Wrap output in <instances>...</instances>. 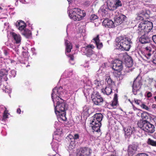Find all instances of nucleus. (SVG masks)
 <instances>
[{
  "label": "nucleus",
  "mask_w": 156,
  "mask_h": 156,
  "mask_svg": "<svg viewBox=\"0 0 156 156\" xmlns=\"http://www.w3.org/2000/svg\"><path fill=\"white\" fill-rule=\"evenodd\" d=\"M153 27L152 22L150 21H143L140 23L136 32L139 35H142L139 39L141 43H146L150 41L151 37L148 36L147 34L152 29Z\"/></svg>",
  "instance_id": "f257e3e1"
},
{
  "label": "nucleus",
  "mask_w": 156,
  "mask_h": 156,
  "mask_svg": "<svg viewBox=\"0 0 156 156\" xmlns=\"http://www.w3.org/2000/svg\"><path fill=\"white\" fill-rule=\"evenodd\" d=\"M116 41L118 42V45H119V49H130L132 44L131 39L126 35L119 36Z\"/></svg>",
  "instance_id": "f03ea898"
},
{
  "label": "nucleus",
  "mask_w": 156,
  "mask_h": 156,
  "mask_svg": "<svg viewBox=\"0 0 156 156\" xmlns=\"http://www.w3.org/2000/svg\"><path fill=\"white\" fill-rule=\"evenodd\" d=\"M86 13L80 9L75 8L71 11V13L69 14V16L71 19L74 21H79L85 16Z\"/></svg>",
  "instance_id": "7ed1b4c3"
},
{
  "label": "nucleus",
  "mask_w": 156,
  "mask_h": 156,
  "mask_svg": "<svg viewBox=\"0 0 156 156\" xmlns=\"http://www.w3.org/2000/svg\"><path fill=\"white\" fill-rule=\"evenodd\" d=\"M57 105L55 108V112L56 115L58 113L65 112L67 109L66 108V103L64 102V100L61 98L57 101Z\"/></svg>",
  "instance_id": "20e7f679"
},
{
  "label": "nucleus",
  "mask_w": 156,
  "mask_h": 156,
  "mask_svg": "<svg viewBox=\"0 0 156 156\" xmlns=\"http://www.w3.org/2000/svg\"><path fill=\"white\" fill-rule=\"evenodd\" d=\"M92 150L87 147H83L76 150V156H90Z\"/></svg>",
  "instance_id": "39448f33"
},
{
  "label": "nucleus",
  "mask_w": 156,
  "mask_h": 156,
  "mask_svg": "<svg viewBox=\"0 0 156 156\" xmlns=\"http://www.w3.org/2000/svg\"><path fill=\"white\" fill-rule=\"evenodd\" d=\"M142 85V78L139 75L134 80L132 86L133 92L134 94H137Z\"/></svg>",
  "instance_id": "423d86ee"
},
{
  "label": "nucleus",
  "mask_w": 156,
  "mask_h": 156,
  "mask_svg": "<svg viewBox=\"0 0 156 156\" xmlns=\"http://www.w3.org/2000/svg\"><path fill=\"white\" fill-rule=\"evenodd\" d=\"M62 89V88L61 87L59 88L55 87L53 89L51 97L54 103L55 100L57 101V100H60V96L61 94Z\"/></svg>",
  "instance_id": "0eeeda50"
},
{
  "label": "nucleus",
  "mask_w": 156,
  "mask_h": 156,
  "mask_svg": "<svg viewBox=\"0 0 156 156\" xmlns=\"http://www.w3.org/2000/svg\"><path fill=\"white\" fill-rule=\"evenodd\" d=\"M94 118H93L91 119L90 123L92 129L94 131L97 132H100V128L101 126V122H98Z\"/></svg>",
  "instance_id": "6e6552de"
},
{
  "label": "nucleus",
  "mask_w": 156,
  "mask_h": 156,
  "mask_svg": "<svg viewBox=\"0 0 156 156\" xmlns=\"http://www.w3.org/2000/svg\"><path fill=\"white\" fill-rule=\"evenodd\" d=\"M93 96V98L92 97V101L94 104L96 105H100L101 103L104 101L103 98L98 92H95Z\"/></svg>",
  "instance_id": "1a4fd4ad"
},
{
  "label": "nucleus",
  "mask_w": 156,
  "mask_h": 156,
  "mask_svg": "<svg viewBox=\"0 0 156 156\" xmlns=\"http://www.w3.org/2000/svg\"><path fill=\"white\" fill-rule=\"evenodd\" d=\"M123 62L118 59H115L113 63L112 69L115 70H122L123 69Z\"/></svg>",
  "instance_id": "9d476101"
},
{
  "label": "nucleus",
  "mask_w": 156,
  "mask_h": 156,
  "mask_svg": "<svg viewBox=\"0 0 156 156\" xmlns=\"http://www.w3.org/2000/svg\"><path fill=\"white\" fill-rule=\"evenodd\" d=\"M114 5H109L108 8L110 10L114 11L117 9L118 7L122 6V3L120 0H115Z\"/></svg>",
  "instance_id": "9b49d317"
},
{
  "label": "nucleus",
  "mask_w": 156,
  "mask_h": 156,
  "mask_svg": "<svg viewBox=\"0 0 156 156\" xmlns=\"http://www.w3.org/2000/svg\"><path fill=\"white\" fill-rule=\"evenodd\" d=\"M91 41L95 44L98 49H101L102 48L103 44L100 39L99 35H97L96 37H94L92 40Z\"/></svg>",
  "instance_id": "f8f14e48"
},
{
  "label": "nucleus",
  "mask_w": 156,
  "mask_h": 156,
  "mask_svg": "<svg viewBox=\"0 0 156 156\" xmlns=\"http://www.w3.org/2000/svg\"><path fill=\"white\" fill-rule=\"evenodd\" d=\"M123 58L126 66L128 68L132 67L133 64V60L132 58L128 55L125 56H123Z\"/></svg>",
  "instance_id": "ddd939ff"
},
{
  "label": "nucleus",
  "mask_w": 156,
  "mask_h": 156,
  "mask_svg": "<svg viewBox=\"0 0 156 156\" xmlns=\"http://www.w3.org/2000/svg\"><path fill=\"white\" fill-rule=\"evenodd\" d=\"M137 150V147L135 144L129 145L127 150L129 155L133 156L136 153Z\"/></svg>",
  "instance_id": "4468645a"
},
{
  "label": "nucleus",
  "mask_w": 156,
  "mask_h": 156,
  "mask_svg": "<svg viewBox=\"0 0 156 156\" xmlns=\"http://www.w3.org/2000/svg\"><path fill=\"white\" fill-rule=\"evenodd\" d=\"M144 130L149 133H152L155 130V127L153 125L148 122Z\"/></svg>",
  "instance_id": "2eb2a0df"
},
{
  "label": "nucleus",
  "mask_w": 156,
  "mask_h": 156,
  "mask_svg": "<svg viewBox=\"0 0 156 156\" xmlns=\"http://www.w3.org/2000/svg\"><path fill=\"white\" fill-rule=\"evenodd\" d=\"M126 16L122 14L119 15L118 16H115V23H117V25L121 24L125 20Z\"/></svg>",
  "instance_id": "dca6fc26"
},
{
  "label": "nucleus",
  "mask_w": 156,
  "mask_h": 156,
  "mask_svg": "<svg viewBox=\"0 0 156 156\" xmlns=\"http://www.w3.org/2000/svg\"><path fill=\"white\" fill-rule=\"evenodd\" d=\"M103 25L106 27L111 28L114 27L113 22L111 20L108 19L105 20L103 22Z\"/></svg>",
  "instance_id": "f3484780"
},
{
  "label": "nucleus",
  "mask_w": 156,
  "mask_h": 156,
  "mask_svg": "<svg viewBox=\"0 0 156 156\" xmlns=\"http://www.w3.org/2000/svg\"><path fill=\"white\" fill-rule=\"evenodd\" d=\"M118 102V95L117 94H115L112 103H108L107 106L109 107V108H113L117 105Z\"/></svg>",
  "instance_id": "a211bd4d"
},
{
  "label": "nucleus",
  "mask_w": 156,
  "mask_h": 156,
  "mask_svg": "<svg viewBox=\"0 0 156 156\" xmlns=\"http://www.w3.org/2000/svg\"><path fill=\"white\" fill-rule=\"evenodd\" d=\"M11 35L16 44H20L21 42V37L19 34H16L14 32H12Z\"/></svg>",
  "instance_id": "6ab92c4d"
},
{
  "label": "nucleus",
  "mask_w": 156,
  "mask_h": 156,
  "mask_svg": "<svg viewBox=\"0 0 156 156\" xmlns=\"http://www.w3.org/2000/svg\"><path fill=\"white\" fill-rule=\"evenodd\" d=\"M8 72L5 69H2L0 71V80L2 81H6L8 80L7 76Z\"/></svg>",
  "instance_id": "aec40b11"
},
{
  "label": "nucleus",
  "mask_w": 156,
  "mask_h": 156,
  "mask_svg": "<svg viewBox=\"0 0 156 156\" xmlns=\"http://www.w3.org/2000/svg\"><path fill=\"white\" fill-rule=\"evenodd\" d=\"M112 87L106 86L105 88L101 89V91L104 94L109 95L111 94L112 92Z\"/></svg>",
  "instance_id": "412c9836"
},
{
  "label": "nucleus",
  "mask_w": 156,
  "mask_h": 156,
  "mask_svg": "<svg viewBox=\"0 0 156 156\" xmlns=\"http://www.w3.org/2000/svg\"><path fill=\"white\" fill-rule=\"evenodd\" d=\"M125 133L127 136H130L132 134H134L135 132V129L134 127L132 128L130 126H128L124 129Z\"/></svg>",
  "instance_id": "4be33fe9"
},
{
  "label": "nucleus",
  "mask_w": 156,
  "mask_h": 156,
  "mask_svg": "<svg viewBox=\"0 0 156 156\" xmlns=\"http://www.w3.org/2000/svg\"><path fill=\"white\" fill-rule=\"evenodd\" d=\"M16 26L19 30L22 31L25 29L26 24L23 21H20V22H17Z\"/></svg>",
  "instance_id": "5701e85b"
},
{
  "label": "nucleus",
  "mask_w": 156,
  "mask_h": 156,
  "mask_svg": "<svg viewBox=\"0 0 156 156\" xmlns=\"http://www.w3.org/2000/svg\"><path fill=\"white\" fill-rule=\"evenodd\" d=\"M148 121L146 120H140L137 123L138 126L143 130H144Z\"/></svg>",
  "instance_id": "b1692460"
},
{
  "label": "nucleus",
  "mask_w": 156,
  "mask_h": 156,
  "mask_svg": "<svg viewBox=\"0 0 156 156\" xmlns=\"http://www.w3.org/2000/svg\"><path fill=\"white\" fill-rule=\"evenodd\" d=\"M105 82L108 86L112 87L115 85V83L112 79L111 78L110 76H107L106 77Z\"/></svg>",
  "instance_id": "393cba45"
},
{
  "label": "nucleus",
  "mask_w": 156,
  "mask_h": 156,
  "mask_svg": "<svg viewBox=\"0 0 156 156\" xmlns=\"http://www.w3.org/2000/svg\"><path fill=\"white\" fill-rule=\"evenodd\" d=\"M150 12L149 10H146L145 11H142L141 12V15L143 16L144 20L148 19L150 18Z\"/></svg>",
  "instance_id": "a878e982"
},
{
  "label": "nucleus",
  "mask_w": 156,
  "mask_h": 156,
  "mask_svg": "<svg viewBox=\"0 0 156 156\" xmlns=\"http://www.w3.org/2000/svg\"><path fill=\"white\" fill-rule=\"evenodd\" d=\"M63 112L62 113H58L57 115L58 116V119L59 121H66L67 120V118L66 117V112Z\"/></svg>",
  "instance_id": "bb28decb"
},
{
  "label": "nucleus",
  "mask_w": 156,
  "mask_h": 156,
  "mask_svg": "<svg viewBox=\"0 0 156 156\" xmlns=\"http://www.w3.org/2000/svg\"><path fill=\"white\" fill-rule=\"evenodd\" d=\"M81 52L83 54L86 55L87 56H90L94 53L92 49H81Z\"/></svg>",
  "instance_id": "cd10ccee"
},
{
  "label": "nucleus",
  "mask_w": 156,
  "mask_h": 156,
  "mask_svg": "<svg viewBox=\"0 0 156 156\" xmlns=\"http://www.w3.org/2000/svg\"><path fill=\"white\" fill-rule=\"evenodd\" d=\"M23 31L22 33V34L24 35L27 38H29L31 37V32L30 30L25 29Z\"/></svg>",
  "instance_id": "c85d7f7f"
},
{
  "label": "nucleus",
  "mask_w": 156,
  "mask_h": 156,
  "mask_svg": "<svg viewBox=\"0 0 156 156\" xmlns=\"http://www.w3.org/2000/svg\"><path fill=\"white\" fill-rule=\"evenodd\" d=\"M70 142V144L69 146V149L72 150L75 148L76 146V141L74 138H70L69 140Z\"/></svg>",
  "instance_id": "c756f323"
},
{
  "label": "nucleus",
  "mask_w": 156,
  "mask_h": 156,
  "mask_svg": "<svg viewBox=\"0 0 156 156\" xmlns=\"http://www.w3.org/2000/svg\"><path fill=\"white\" fill-rule=\"evenodd\" d=\"M92 118H95L96 120H98V122H101L103 118V115L101 113H96L93 115Z\"/></svg>",
  "instance_id": "7c9ffc66"
},
{
  "label": "nucleus",
  "mask_w": 156,
  "mask_h": 156,
  "mask_svg": "<svg viewBox=\"0 0 156 156\" xmlns=\"http://www.w3.org/2000/svg\"><path fill=\"white\" fill-rule=\"evenodd\" d=\"M151 49H145L144 51V56L147 59H149L151 55L153 53H151Z\"/></svg>",
  "instance_id": "2f4dec72"
},
{
  "label": "nucleus",
  "mask_w": 156,
  "mask_h": 156,
  "mask_svg": "<svg viewBox=\"0 0 156 156\" xmlns=\"http://www.w3.org/2000/svg\"><path fill=\"white\" fill-rule=\"evenodd\" d=\"M147 143L148 144L153 146L156 147V141H154L151 138L148 139Z\"/></svg>",
  "instance_id": "473e14b6"
},
{
  "label": "nucleus",
  "mask_w": 156,
  "mask_h": 156,
  "mask_svg": "<svg viewBox=\"0 0 156 156\" xmlns=\"http://www.w3.org/2000/svg\"><path fill=\"white\" fill-rule=\"evenodd\" d=\"M65 44L66 46V49H72V44L68 40H66L65 41Z\"/></svg>",
  "instance_id": "72a5a7b5"
},
{
  "label": "nucleus",
  "mask_w": 156,
  "mask_h": 156,
  "mask_svg": "<svg viewBox=\"0 0 156 156\" xmlns=\"http://www.w3.org/2000/svg\"><path fill=\"white\" fill-rule=\"evenodd\" d=\"M122 70H115V71L114 73L115 76L117 77H122V75L121 71Z\"/></svg>",
  "instance_id": "f704fd0d"
},
{
  "label": "nucleus",
  "mask_w": 156,
  "mask_h": 156,
  "mask_svg": "<svg viewBox=\"0 0 156 156\" xmlns=\"http://www.w3.org/2000/svg\"><path fill=\"white\" fill-rule=\"evenodd\" d=\"M98 16L95 15H91L89 18V20L91 22H94V21L98 19Z\"/></svg>",
  "instance_id": "c9c22d12"
},
{
  "label": "nucleus",
  "mask_w": 156,
  "mask_h": 156,
  "mask_svg": "<svg viewBox=\"0 0 156 156\" xmlns=\"http://www.w3.org/2000/svg\"><path fill=\"white\" fill-rule=\"evenodd\" d=\"M5 109L3 115L2 119L3 120H5L8 118V111L7 110L6 108H5Z\"/></svg>",
  "instance_id": "e433bc0d"
},
{
  "label": "nucleus",
  "mask_w": 156,
  "mask_h": 156,
  "mask_svg": "<svg viewBox=\"0 0 156 156\" xmlns=\"http://www.w3.org/2000/svg\"><path fill=\"white\" fill-rule=\"evenodd\" d=\"M137 16L136 17V20H144L143 16L141 15V12L140 13L137 14Z\"/></svg>",
  "instance_id": "4c0bfd02"
},
{
  "label": "nucleus",
  "mask_w": 156,
  "mask_h": 156,
  "mask_svg": "<svg viewBox=\"0 0 156 156\" xmlns=\"http://www.w3.org/2000/svg\"><path fill=\"white\" fill-rule=\"evenodd\" d=\"M147 113L144 112L141 114V117L143 119H148V116L147 115Z\"/></svg>",
  "instance_id": "58836bf2"
},
{
  "label": "nucleus",
  "mask_w": 156,
  "mask_h": 156,
  "mask_svg": "<svg viewBox=\"0 0 156 156\" xmlns=\"http://www.w3.org/2000/svg\"><path fill=\"white\" fill-rule=\"evenodd\" d=\"M141 107L147 110L148 111L149 109V108L144 104H142L141 105Z\"/></svg>",
  "instance_id": "ea45409f"
},
{
  "label": "nucleus",
  "mask_w": 156,
  "mask_h": 156,
  "mask_svg": "<svg viewBox=\"0 0 156 156\" xmlns=\"http://www.w3.org/2000/svg\"><path fill=\"white\" fill-rule=\"evenodd\" d=\"M94 83L97 85V86H99L100 84H101V81L98 80H96L94 81Z\"/></svg>",
  "instance_id": "a19ab883"
},
{
  "label": "nucleus",
  "mask_w": 156,
  "mask_h": 156,
  "mask_svg": "<svg viewBox=\"0 0 156 156\" xmlns=\"http://www.w3.org/2000/svg\"><path fill=\"white\" fill-rule=\"evenodd\" d=\"M72 138H74V140H75L76 139H77L79 138V135L78 134H75L74 135V136H72Z\"/></svg>",
  "instance_id": "79ce46f5"
},
{
  "label": "nucleus",
  "mask_w": 156,
  "mask_h": 156,
  "mask_svg": "<svg viewBox=\"0 0 156 156\" xmlns=\"http://www.w3.org/2000/svg\"><path fill=\"white\" fill-rule=\"evenodd\" d=\"M135 156H148V155L144 153H139Z\"/></svg>",
  "instance_id": "37998d69"
},
{
  "label": "nucleus",
  "mask_w": 156,
  "mask_h": 156,
  "mask_svg": "<svg viewBox=\"0 0 156 156\" xmlns=\"http://www.w3.org/2000/svg\"><path fill=\"white\" fill-rule=\"evenodd\" d=\"M22 54L23 57L25 58L26 57L28 56V53L27 51H23L22 53Z\"/></svg>",
  "instance_id": "c03bdc74"
},
{
  "label": "nucleus",
  "mask_w": 156,
  "mask_h": 156,
  "mask_svg": "<svg viewBox=\"0 0 156 156\" xmlns=\"http://www.w3.org/2000/svg\"><path fill=\"white\" fill-rule=\"evenodd\" d=\"M87 48H90L91 49H94L95 46L92 44H89L86 46Z\"/></svg>",
  "instance_id": "a18cd8bd"
},
{
  "label": "nucleus",
  "mask_w": 156,
  "mask_h": 156,
  "mask_svg": "<svg viewBox=\"0 0 156 156\" xmlns=\"http://www.w3.org/2000/svg\"><path fill=\"white\" fill-rule=\"evenodd\" d=\"M152 94L150 92H147V96L148 98H150L152 96Z\"/></svg>",
  "instance_id": "49530a36"
},
{
  "label": "nucleus",
  "mask_w": 156,
  "mask_h": 156,
  "mask_svg": "<svg viewBox=\"0 0 156 156\" xmlns=\"http://www.w3.org/2000/svg\"><path fill=\"white\" fill-rule=\"evenodd\" d=\"M68 57L70 58V59L72 61L74 60V56L73 55H68Z\"/></svg>",
  "instance_id": "de8ad7c7"
},
{
  "label": "nucleus",
  "mask_w": 156,
  "mask_h": 156,
  "mask_svg": "<svg viewBox=\"0 0 156 156\" xmlns=\"http://www.w3.org/2000/svg\"><path fill=\"white\" fill-rule=\"evenodd\" d=\"M101 11L102 12V14H104V15H105L106 14H107V11L105 9H101Z\"/></svg>",
  "instance_id": "09e8293b"
},
{
  "label": "nucleus",
  "mask_w": 156,
  "mask_h": 156,
  "mask_svg": "<svg viewBox=\"0 0 156 156\" xmlns=\"http://www.w3.org/2000/svg\"><path fill=\"white\" fill-rule=\"evenodd\" d=\"M4 53L5 55H8L9 52L6 49H4Z\"/></svg>",
  "instance_id": "8fccbe9b"
},
{
  "label": "nucleus",
  "mask_w": 156,
  "mask_h": 156,
  "mask_svg": "<svg viewBox=\"0 0 156 156\" xmlns=\"http://www.w3.org/2000/svg\"><path fill=\"white\" fill-rule=\"evenodd\" d=\"M21 112V109L20 108H18L17 110V112L18 113L20 114Z\"/></svg>",
  "instance_id": "3c124183"
},
{
  "label": "nucleus",
  "mask_w": 156,
  "mask_h": 156,
  "mask_svg": "<svg viewBox=\"0 0 156 156\" xmlns=\"http://www.w3.org/2000/svg\"><path fill=\"white\" fill-rule=\"evenodd\" d=\"M139 101V100L137 99H135L134 100L135 102L137 105L139 104V103L138 102Z\"/></svg>",
  "instance_id": "603ef678"
},
{
  "label": "nucleus",
  "mask_w": 156,
  "mask_h": 156,
  "mask_svg": "<svg viewBox=\"0 0 156 156\" xmlns=\"http://www.w3.org/2000/svg\"><path fill=\"white\" fill-rule=\"evenodd\" d=\"M154 46L152 44H150V46H149V48H150V49H151L152 48H154Z\"/></svg>",
  "instance_id": "864d4df0"
},
{
  "label": "nucleus",
  "mask_w": 156,
  "mask_h": 156,
  "mask_svg": "<svg viewBox=\"0 0 156 156\" xmlns=\"http://www.w3.org/2000/svg\"><path fill=\"white\" fill-rule=\"evenodd\" d=\"M153 62L154 64L156 65V57L153 59Z\"/></svg>",
  "instance_id": "5fc2aeb1"
},
{
  "label": "nucleus",
  "mask_w": 156,
  "mask_h": 156,
  "mask_svg": "<svg viewBox=\"0 0 156 156\" xmlns=\"http://www.w3.org/2000/svg\"><path fill=\"white\" fill-rule=\"evenodd\" d=\"M152 107L153 108H156V105L154 104H153L152 105Z\"/></svg>",
  "instance_id": "6e6d98bb"
},
{
  "label": "nucleus",
  "mask_w": 156,
  "mask_h": 156,
  "mask_svg": "<svg viewBox=\"0 0 156 156\" xmlns=\"http://www.w3.org/2000/svg\"><path fill=\"white\" fill-rule=\"evenodd\" d=\"M75 47L76 48H79V44H76Z\"/></svg>",
  "instance_id": "4d7b16f0"
},
{
  "label": "nucleus",
  "mask_w": 156,
  "mask_h": 156,
  "mask_svg": "<svg viewBox=\"0 0 156 156\" xmlns=\"http://www.w3.org/2000/svg\"><path fill=\"white\" fill-rule=\"evenodd\" d=\"M71 49H66V52L67 53H69L71 51Z\"/></svg>",
  "instance_id": "13d9d810"
},
{
  "label": "nucleus",
  "mask_w": 156,
  "mask_h": 156,
  "mask_svg": "<svg viewBox=\"0 0 156 156\" xmlns=\"http://www.w3.org/2000/svg\"><path fill=\"white\" fill-rule=\"evenodd\" d=\"M15 62V61L14 60H11V63H13Z\"/></svg>",
  "instance_id": "bf43d9fd"
},
{
  "label": "nucleus",
  "mask_w": 156,
  "mask_h": 156,
  "mask_svg": "<svg viewBox=\"0 0 156 156\" xmlns=\"http://www.w3.org/2000/svg\"><path fill=\"white\" fill-rule=\"evenodd\" d=\"M69 2H71L72 1V0H67Z\"/></svg>",
  "instance_id": "052dcab7"
},
{
  "label": "nucleus",
  "mask_w": 156,
  "mask_h": 156,
  "mask_svg": "<svg viewBox=\"0 0 156 156\" xmlns=\"http://www.w3.org/2000/svg\"><path fill=\"white\" fill-rule=\"evenodd\" d=\"M2 9H3L0 6V9L2 10Z\"/></svg>",
  "instance_id": "680f3d73"
},
{
  "label": "nucleus",
  "mask_w": 156,
  "mask_h": 156,
  "mask_svg": "<svg viewBox=\"0 0 156 156\" xmlns=\"http://www.w3.org/2000/svg\"><path fill=\"white\" fill-rule=\"evenodd\" d=\"M125 51H129V49H124Z\"/></svg>",
  "instance_id": "e2e57ef3"
},
{
  "label": "nucleus",
  "mask_w": 156,
  "mask_h": 156,
  "mask_svg": "<svg viewBox=\"0 0 156 156\" xmlns=\"http://www.w3.org/2000/svg\"><path fill=\"white\" fill-rule=\"evenodd\" d=\"M58 134H56V133H55V136H58Z\"/></svg>",
  "instance_id": "0e129e2a"
},
{
  "label": "nucleus",
  "mask_w": 156,
  "mask_h": 156,
  "mask_svg": "<svg viewBox=\"0 0 156 156\" xmlns=\"http://www.w3.org/2000/svg\"><path fill=\"white\" fill-rule=\"evenodd\" d=\"M145 49H148V47H146L145 48Z\"/></svg>",
  "instance_id": "69168bd1"
},
{
  "label": "nucleus",
  "mask_w": 156,
  "mask_h": 156,
  "mask_svg": "<svg viewBox=\"0 0 156 156\" xmlns=\"http://www.w3.org/2000/svg\"><path fill=\"white\" fill-rule=\"evenodd\" d=\"M69 136H71V135H69Z\"/></svg>",
  "instance_id": "338daca9"
}]
</instances>
